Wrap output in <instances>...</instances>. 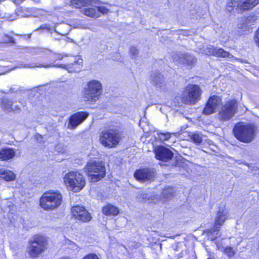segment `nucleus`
<instances>
[{"label": "nucleus", "instance_id": "1", "mask_svg": "<svg viewBox=\"0 0 259 259\" xmlns=\"http://www.w3.org/2000/svg\"><path fill=\"white\" fill-rule=\"evenodd\" d=\"M123 136V131L119 125H110L101 133L100 141L104 146L112 148L120 143Z\"/></svg>", "mask_w": 259, "mask_h": 259}, {"label": "nucleus", "instance_id": "2", "mask_svg": "<svg viewBox=\"0 0 259 259\" xmlns=\"http://www.w3.org/2000/svg\"><path fill=\"white\" fill-rule=\"evenodd\" d=\"M256 128L250 124L238 122L235 124L233 133L235 137L241 142L249 143L255 138Z\"/></svg>", "mask_w": 259, "mask_h": 259}, {"label": "nucleus", "instance_id": "3", "mask_svg": "<svg viewBox=\"0 0 259 259\" xmlns=\"http://www.w3.org/2000/svg\"><path fill=\"white\" fill-rule=\"evenodd\" d=\"M62 201V196L58 191L50 190L43 194L40 199V206L45 210H53L58 207Z\"/></svg>", "mask_w": 259, "mask_h": 259}, {"label": "nucleus", "instance_id": "4", "mask_svg": "<svg viewBox=\"0 0 259 259\" xmlns=\"http://www.w3.org/2000/svg\"><path fill=\"white\" fill-rule=\"evenodd\" d=\"M85 172L91 177L92 182H96L102 179L106 175L104 163L99 160H90L85 167Z\"/></svg>", "mask_w": 259, "mask_h": 259}, {"label": "nucleus", "instance_id": "5", "mask_svg": "<svg viewBox=\"0 0 259 259\" xmlns=\"http://www.w3.org/2000/svg\"><path fill=\"white\" fill-rule=\"evenodd\" d=\"M102 93L101 83L96 80L88 82L82 90V96L86 101L93 102L99 99Z\"/></svg>", "mask_w": 259, "mask_h": 259}, {"label": "nucleus", "instance_id": "6", "mask_svg": "<svg viewBox=\"0 0 259 259\" xmlns=\"http://www.w3.org/2000/svg\"><path fill=\"white\" fill-rule=\"evenodd\" d=\"M28 253L31 257L36 258L47 248L48 242L42 236H35L29 241Z\"/></svg>", "mask_w": 259, "mask_h": 259}, {"label": "nucleus", "instance_id": "7", "mask_svg": "<svg viewBox=\"0 0 259 259\" xmlns=\"http://www.w3.org/2000/svg\"><path fill=\"white\" fill-rule=\"evenodd\" d=\"M64 181L74 192L80 191L85 184L82 175L77 171H70L66 174L64 177Z\"/></svg>", "mask_w": 259, "mask_h": 259}, {"label": "nucleus", "instance_id": "8", "mask_svg": "<svg viewBox=\"0 0 259 259\" xmlns=\"http://www.w3.org/2000/svg\"><path fill=\"white\" fill-rule=\"evenodd\" d=\"M82 63V60L80 59L79 57H76L73 58V62L67 64L66 65L63 64H35L32 63L31 64H26L25 65V67L28 68H33L35 67H60L65 69L68 71L69 72H79L81 68Z\"/></svg>", "mask_w": 259, "mask_h": 259}, {"label": "nucleus", "instance_id": "9", "mask_svg": "<svg viewBox=\"0 0 259 259\" xmlns=\"http://www.w3.org/2000/svg\"><path fill=\"white\" fill-rule=\"evenodd\" d=\"M201 90L197 85L188 84L182 95V101L186 104L193 105L200 98Z\"/></svg>", "mask_w": 259, "mask_h": 259}, {"label": "nucleus", "instance_id": "10", "mask_svg": "<svg viewBox=\"0 0 259 259\" xmlns=\"http://www.w3.org/2000/svg\"><path fill=\"white\" fill-rule=\"evenodd\" d=\"M229 213L224 207H220L214 219V225L213 228L209 232L210 234L209 238L211 240H215L219 236L220 226H222L225 221L228 218Z\"/></svg>", "mask_w": 259, "mask_h": 259}, {"label": "nucleus", "instance_id": "11", "mask_svg": "<svg viewBox=\"0 0 259 259\" xmlns=\"http://www.w3.org/2000/svg\"><path fill=\"white\" fill-rule=\"evenodd\" d=\"M237 109L238 104L235 100L228 101L222 106L219 111V118L223 121L230 120L237 113Z\"/></svg>", "mask_w": 259, "mask_h": 259}, {"label": "nucleus", "instance_id": "12", "mask_svg": "<svg viewBox=\"0 0 259 259\" xmlns=\"http://www.w3.org/2000/svg\"><path fill=\"white\" fill-rule=\"evenodd\" d=\"M150 81L157 91L164 92L168 88L164 75L159 71H153L150 76Z\"/></svg>", "mask_w": 259, "mask_h": 259}, {"label": "nucleus", "instance_id": "13", "mask_svg": "<svg viewBox=\"0 0 259 259\" xmlns=\"http://www.w3.org/2000/svg\"><path fill=\"white\" fill-rule=\"evenodd\" d=\"M71 212L73 217L82 222H88L91 219V214L83 206L76 205L71 208Z\"/></svg>", "mask_w": 259, "mask_h": 259}, {"label": "nucleus", "instance_id": "14", "mask_svg": "<svg viewBox=\"0 0 259 259\" xmlns=\"http://www.w3.org/2000/svg\"><path fill=\"white\" fill-rule=\"evenodd\" d=\"M171 57L174 61L187 66H192L196 62L195 57L189 54L175 52L173 53Z\"/></svg>", "mask_w": 259, "mask_h": 259}, {"label": "nucleus", "instance_id": "15", "mask_svg": "<svg viewBox=\"0 0 259 259\" xmlns=\"http://www.w3.org/2000/svg\"><path fill=\"white\" fill-rule=\"evenodd\" d=\"M221 104L222 99L220 97L213 96L210 97L204 108L203 113L209 115L215 112Z\"/></svg>", "mask_w": 259, "mask_h": 259}, {"label": "nucleus", "instance_id": "16", "mask_svg": "<svg viewBox=\"0 0 259 259\" xmlns=\"http://www.w3.org/2000/svg\"><path fill=\"white\" fill-rule=\"evenodd\" d=\"M156 158L161 161H167L172 158V152L164 146H159L154 149Z\"/></svg>", "mask_w": 259, "mask_h": 259}, {"label": "nucleus", "instance_id": "17", "mask_svg": "<svg viewBox=\"0 0 259 259\" xmlns=\"http://www.w3.org/2000/svg\"><path fill=\"white\" fill-rule=\"evenodd\" d=\"M154 176V171L149 168L140 169L136 170L134 174L135 178L141 181L151 180Z\"/></svg>", "mask_w": 259, "mask_h": 259}, {"label": "nucleus", "instance_id": "18", "mask_svg": "<svg viewBox=\"0 0 259 259\" xmlns=\"http://www.w3.org/2000/svg\"><path fill=\"white\" fill-rule=\"evenodd\" d=\"M203 53L207 55H213L219 57H229L230 54L223 49L208 46L203 50Z\"/></svg>", "mask_w": 259, "mask_h": 259}, {"label": "nucleus", "instance_id": "19", "mask_svg": "<svg viewBox=\"0 0 259 259\" xmlns=\"http://www.w3.org/2000/svg\"><path fill=\"white\" fill-rule=\"evenodd\" d=\"M88 116L84 112H78L73 114L69 118V123L73 128H75L82 123Z\"/></svg>", "mask_w": 259, "mask_h": 259}, {"label": "nucleus", "instance_id": "20", "mask_svg": "<svg viewBox=\"0 0 259 259\" xmlns=\"http://www.w3.org/2000/svg\"><path fill=\"white\" fill-rule=\"evenodd\" d=\"M16 152L13 148L6 147L0 150V160L8 161L13 159L15 156Z\"/></svg>", "mask_w": 259, "mask_h": 259}, {"label": "nucleus", "instance_id": "21", "mask_svg": "<svg viewBox=\"0 0 259 259\" xmlns=\"http://www.w3.org/2000/svg\"><path fill=\"white\" fill-rule=\"evenodd\" d=\"M33 10L32 8H24L23 9L22 7L19 8L16 12L15 15L13 17H10L8 18L10 21H13L16 19L17 16L22 17L30 16L32 15V11Z\"/></svg>", "mask_w": 259, "mask_h": 259}, {"label": "nucleus", "instance_id": "22", "mask_svg": "<svg viewBox=\"0 0 259 259\" xmlns=\"http://www.w3.org/2000/svg\"><path fill=\"white\" fill-rule=\"evenodd\" d=\"M0 178L6 181H12L16 179V175L11 170L0 167Z\"/></svg>", "mask_w": 259, "mask_h": 259}, {"label": "nucleus", "instance_id": "23", "mask_svg": "<svg viewBox=\"0 0 259 259\" xmlns=\"http://www.w3.org/2000/svg\"><path fill=\"white\" fill-rule=\"evenodd\" d=\"M1 107L6 112H11L18 110V106L13 105L11 101L7 98H3L1 101Z\"/></svg>", "mask_w": 259, "mask_h": 259}, {"label": "nucleus", "instance_id": "24", "mask_svg": "<svg viewBox=\"0 0 259 259\" xmlns=\"http://www.w3.org/2000/svg\"><path fill=\"white\" fill-rule=\"evenodd\" d=\"M244 0H231L227 5V9L230 12H232L235 7L238 12H242V11H245L246 10L242 8V3Z\"/></svg>", "mask_w": 259, "mask_h": 259}, {"label": "nucleus", "instance_id": "25", "mask_svg": "<svg viewBox=\"0 0 259 259\" xmlns=\"http://www.w3.org/2000/svg\"><path fill=\"white\" fill-rule=\"evenodd\" d=\"M175 194V191L172 187H167L164 188L161 195V200L164 202L171 199Z\"/></svg>", "mask_w": 259, "mask_h": 259}, {"label": "nucleus", "instance_id": "26", "mask_svg": "<svg viewBox=\"0 0 259 259\" xmlns=\"http://www.w3.org/2000/svg\"><path fill=\"white\" fill-rule=\"evenodd\" d=\"M102 211L103 213L107 215H115L118 214L119 213L118 208L111 204H108L106 206L103 207Z\"/></svg>", "mask_w": 259, "mask_h": 259}, {"label": "nucleus", "instance_id": "27", "mask_svg": "<svg viewBox=\"0 0 259 259\" xmlns=\"http://www.w3.org/2000/svg\"><path fill=\"white\" fill-rule=\"evenodd\" d=\"M83 12L86 16L93 18L100 17V12L97 11L96 8H87L83 9Z\"/></svg>", "mask_w": 259, "mask_h": 259}, {"label": "nucleus", "instance_id": "28", "mask_svg": "<svg viewBox=\"0 0 259 259\" xmlns=\"http://www.w3.org/2000/svg\"><path fill=\"white\" fill-rule=\"evenodd\" d=\"M259 4V0H244L242 3V8L244 10L251 9Z\"/></svg>", "mask_w": 259, "mask_h": 259}, {"label": "nucleus", "instance_id": "29", "mask_svg": "<svg viewBox=\"0 0 259 259\" xmlns=\"http://www.w3.org/2000/svg\"><path fill=\"white\" fill-rule=\"evenodd\" d=\"M189 137L190 140L196 144H200L202 141V135L199 132L190 133Z\"/></svg>", "mask_w": 259, "mask_h": 259}, {"label": "nucleus", "instance_id": "30", "mask_svg": "<svg viewBox=\"0 0 259 259\" xmlns=\"http://www.w3.org/2000/svg\"><path fill=\"white\" fill-rule=\"evenodd\" d=\"M137 198L140 200H143L148 201L154 200V198L151 195L144 193L143 192L139 193L137 196Z\"/></svg>", "mask_w": 259, "mask_h": 259}, {"label": "nucleus", "instance_id": "31", "mask_svg": "<svg viewBox=\"0 0 259 259\" xmlns=\"http://www.w3.org/2000/svg\"><path fill=\"white\" fill-rule=\"evenodd\" d=\"M71 2L72 5L76 8L85 6L87 5V2L84 0H72Z\"/></svg>", "mask_w": 259, "mask_h": 259}, {"label": "nucleus", "instance_id": "32", "mask_svg": "<svg viewBox=\"0 0 259 259\" xmlns=\"http://www.w3.org/2000/svg\"><path fill=\"white\" fill-rule=\"evenodd\" d=\"M158 136L160 140L164 141L170 138V134L169 133H159Z\"/></svg>", "mask_w": 259, "mask_h": 259}, {"label": "nucleus", "instance_id": "33", "mask_svg": "<svg viewBox=\"0 0 259 259\" xmlns=\"http://www.w3.org/2000/svg\"><path fill=\"white\" fill-rule=\"evenodd\" d=\"M224 253L228 255V256H233L235 254V251L232 247H228L224 249Z\"/></svg>", "mask_w": 259, "mask_h": 259}, {"label": "nucleus", "instance_id": "34", "mask_svg": "<svg viewBox=\"0 0 259 259\" xmlns=\"http://www.w3.org/2000/svg\"><path fill=\"white\" fill-rule=\"evenodd\" d=\"M130 53L133 58H135L138 55V50L134 47L130 48Z\"/></svg>", "mask_w": 259, "mask_h": 259}, {"label": "nucleus", "instance_id": "35", "mask_svg": "<svg viewBox=\"0 0 259 259\" xmlns=\"http://www.w3.org/2000/svg\"><path fill=\"white\" fill-rule=\"evenodd\" d=\"M97 11L100 12V14H107L108 12V9L103 6H99L96 8Z\"/></svg>", "mask_w": 259, "mask_h": 259}, {"label": "nucleus", "instance_id": "36", "mask_svg": "<svg viewBox=\"0 0 259 259\" xmlns=\"http://www.w3.org/2000/svg\"><path fill=\"white\" fill-rule=\"evenodd\" d=\"M82 259H99V258L96 254L92 253L85 255Z\"/></svg>", "mask_w": 259, "mask_h": 259}, {"label": "nucleus", "instance_id": "37", "mask_svg": "<svg viewBox=\"0 0 259 259\" xmlns=\"http://www.w3.org/2000/svg\"><path fill=\"white\" fill-rule=\"evenodd\" d=\"M251 171L254 175L259 178V167L256 166H253Z\"/></svg>", "mask_w": 259, "mask_h": 259}, {"label": "nucleus", "instance_id": "38", "mask_svg": "<svg viewBox=\"0 0 259 259\" xmlns=\"http://www.w3.org/2000/svg\"><path fill=\"white\" fill-rule=\"evenodd\" d=\"M53 56L55 60H61L63 59L64 56L60 54H54Z\"/></svg>", "mask_w": 259, "mask_h": 259}, {"label": "nucleus", "instance_id": "39", "mask_svg": "<svg viewBox=\"0 0 259 259\" xmlns=\"http://www.w3.org/2000/svg\"><path fill=\"white\" fill-rule=\"evenodd\" d=\"M255 41L257 45V46L259 47V28L257 30L255 33Z\"/></svg>", "mask_w": 259, "mask_h": 259}, {"label": "nucleus", "instance_id": "40", "mask_svg": "<svg viewBox=\"0 0 259 259\" xmlns=\"http://www.w3.org/2000/svg\"><path fill=\"white\" fill-rule=\"evenodd\" d=\"M69 241L70 247L73 249L74 250L78 251V246L74 242H73L72 241Z\"/></svg>", "mask_w": 259, "mask_h": 259}, {"label": "nucleus", "instance_id": "41", "mask_svg": "<svg viewBox=\"0 0 259 259\" xmlns=\"http://www.w3.org/2000/svg\"><path fill=\"white\" fill-rule=\"evenodd\" d=\"M49 27L47 24H45L40 26L39 28H38L36 30H39L41 29H49Z\"/></svg>", "mask_w": 259, "mask_h": 259}, {"label": "nucleus", "instance_id": "42", "mask_svg": "<svg viewBox=\"0 0 259 259\" xmlns=\"http://www.w3.org/2000/svg\"><path fill=\"white\" fill-rule=\"evenodd\" d=\"M9 37V41L12 43H14L15 40L14 39L13 37Z\"/></svg>", "mask_w": 259, "mask_h": 259}, {"label": "nucleus", "instance_id": "43", "mask_svg": "<svg viewBox=\"0 0 259 259\" xmlns=\"http://www.w3.org/2000/svg\"><path fill=\"white\" fill-rule=\"evenodd\" d=\"M237 60H238V61H240V62H242V63H245V62H246V61H245L243 60V59H237Z\"/></svg>", "mask_w": 259, "mask_h": 259}, {"label": "nucleus", "instance_id": "44", "mask_svg": "<svg viewBox=\"0 0 259 259\" xmlns=\"http://www.w3.org/2000/svg\"><path fill=\"white\" fill-rule=\"evenodd\" d=\"M60 259H70V258L68 257H63L60 258Z\"/></svg>", "mask_w": 259, "mask_h": 259}, {"label": "nucleus", "instance_id": "45", "mask_svg": "<svg viewBox=\"0 0 259 259\" xmlns=\"http://www.w3.org/2000/svg\"><path fill=\"white\" fill-rule=\"evenodd\" d=\"M31 34H28V35H26V36H27V37L28 38H30L31 37Z\"/></svg>", "mask_w": 259, "mask_h": 259}, {"label": "nucleus", "instance_id": "46", "mask_svg": "<svg viewBox=\"0 0 259 259\" xmlns=\"http://www.w3.org/2000/svg\"><path fill=\"white\" fill-rule=\"evenodd\" d=\"M10 91H11L12 92H14V89H12V88H11V89H10Z\"/></svg>", "mask_w": 259, "mask_h": 259}, {"label": "nucleus", "instance_id": "47", "mask_svg": "<svg viewBox=\"0 0 259 259\" xmlns=\"http://www.w3.org/2000/svg\"><path fill=\"white\" fill-rule=\"evenodd\" d=\"M38 137H39V138H40V139H42V137H41V136L39 135V136H38Z\"/></svg>", "mask_w": 259, "mask_h": 259}, {"label": "nucleus", "instance_id": "48", "mask_svg": "<svg viewBox=\"0 0 259 259\" xmlns=\"http://www.w3.org/2000/svg\"><path fill=\"white\" fill-rule=\"evenodd\" d=\"M34 50L35 52H36V51L37 50V49H34Z\"/></svg>", "mask_w": 259, "mask_h": 259}]
</instances>
